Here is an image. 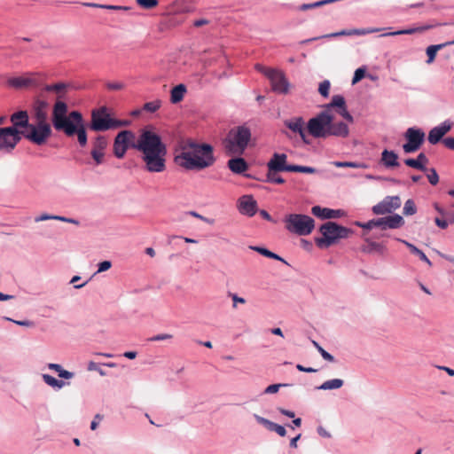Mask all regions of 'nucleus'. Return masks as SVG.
I'll return each instance as SVG.
<instances>
[{"instance_id": "1", "label": "nucleus", "mask_w": 454, "mask_h": 454, "mask_svg": "<svg viewBox=\"0 0 454 454\" xmlns=\"http://www.w3.org/2000/svg\"><path fill=\"white\" fill-rule=\"evenodd\" d=\"M335 113L349 123L354 121L353 116L347 109L344 97L334 95L325 110L308 121V132L316 138L329 136L347 137L349 134L348 126L343 121L335 122Z\"/></svg>"}, {"instance_id": "2", "label": "nucleus", "mask_w": 454, "mask_h": 454, "mask_svg": "<svg viewBox=\"0 0 454 454\" xmlns=\"http://www.w3.org/2000/svg\"><path fill=\"white\" fill-rule=\"evenodd\" d=\"M215 161L213 146L192 139L181 140L176 150L174 162L185 170H202Z\"/></svg>"}, {"instance_id": "3", "label": "nucleus", "mask_w": 454, "mask_h": 454, "mask_svg": "<svg viewBox=\"0 0 454 454\" xmlns=\"http://www.w3.org/2000/svg\"><path fill=\"white\" fill-rule=\"evenodd\" d=\"M131 148L142 153L141 159L146 171L161 173L166 169L167 147L155 132L143 129L136 143L131 144Z\"/></svg>"}, {"instance_id": "4", "label": "nucleus", "mask_w": 454, "mask_h": 454, "mask_svg": "<svg viewBox=\"0 0 454 454\" xmlns=\"http://www.w3.org/2000/svg\"><path fill=\"white\" fill-rule=\"evenodd\" d=\"M68 107L65 102L54 104L51 121L54 129L63 131L67 137L77 135L78 143L82 147L87 145V133L82 115L78 111H72L67 115Z\"/></svg>"}, {"instance_id": "5", "label": "nucleus", "mask_w": 454, "mask_h": 454, "mask_svg": "<svg viewBox=\"0 0 454 454\" xmlns=\"http://www.w3.org/2000/svg\"><path fill=\"white\" fill-rule=\"evenodd\" d=\"M319 231L322 237L315 239V243L319 248H327L353 233L351 229L340 226L334 222H327L322 224Z\"/></svg>"}, {"instance_id": "6", "label": "nucleus", "mask_w": 454, "mask_h": 454, "mask_svg": "<svg viewBox=\"0 0 454 454\" xmlns=\"http://www.w3.org/2000/svg\"><path fill=\"white\" fill-rule=\"evenodd\" d=\"M251 138L250 129L239 126L231 129L223 141V146L228 155H240L246 150Z\"/></svg>"}, {"instance_id": "7", "label": "nucleus", "mask_w": 454, "mask_h": 454, "mask_svg": "<svg viewBox=\"0 0 454 454\" xmlns=\"http://www.w3.org/2000/svg\"><path fill=\"white\" fill-rule=\"evenodd\" d=\"M127 121L112 119L106 106L94 109L91 112V122L90 129L94 131H106L112 129L128 125Z\"/></svg>"}, {"instance_id": "8", "label": "nucleus", "mask_w": 454, "mask_h": 454, "mask_svg": "<svg viewBox=\"0 0 454 454\" xmlns=\"http://www.w3.org/2000/svg\"><path fill=\"white\" fill-rule=\"evenodd\" d=\"M286 229L299 236L309 235L315 228L312 217L301 214H290L285 218Z\"/></svg>"}, {"instance_id": "9", "label": "nucleus", "mask_w": 454, "mask_h": 454, "mask_svg": "<svg viewBox=\"0 0 454 454\" xmlns=\"http://www.w3.org/2000/svg\"><path fill=\"white\" fill-rule=\"evenodd\" d=\"M22 136L36 145H45L52 135V129L48 121H35L30 124L27 131H21Z\"/></svg>"}, {"instance_id": "10", "label": "nucleus", "mask_w": 454, "mask_h": 454, "mask_svg": "<svg viewBox=\"0 0 454 454\" xmlns=\"http://www.w3.org/2000/svg\"><path fill=\"white\" fill-rule=\"evenodd\" d=\"M22 133L15 128H0V152L12 153L21 140Z\"/></svg>"}, {"instance_id": "11", "label": "nucleus", "mask_w": 454, "mask_h": 454, "mask_svg": "<svg viewBox=\"0 0 454 454\" xmlns=\"http://www.w3.org/2000/svg\"><path fill=\"white\" fill-rule=\"evenodd\" d=\"M425 132L418 128L411 127L407 129L404 133L406 143L403 145V150L405 153L417 152L425 141Z\"/></svg>"}, {"instance_id": "12", "label": "nucleus", "mask_w": 454, "mask_h": 454, "mask_svg": "<svg viewBox=\"0 0 454 454\" xmlns=\"http://www.w3.org/2000/svg\"><path fill=\"white\" fill-rule=\"evenodd\" d=\"M136 143V136L130 130H122L117 134L114 142V154L116 158L121 159L124 157L129 147L131 144Z\"/></svg>"}, {"instance_id": "13", "label": "nucleus", "mask_w": 454, "mask_h": 454, "mask_svg": "<svg viewBox=\"0 0 454 454\" xmlns=\"http://www.w3.org/2000/svg\"><path fill=\"white\" fill-rule=\"evenodd\" d=\"M401 200L398 196L386 197L381 202L373 206L372 211L376 215H385L400 207Z\"/></svg>"}, {"instance_id": "14", "label": "nucleus", "mask_w": 454, "mask_h": 454, "mask_svg": "<svg viewBox=\"0 0 454 454\" xmlns=\"http://www.w3.org/2000/svg\"><path fill=\"white\" fill-rule=\"evenodd\" d=\"M270 81L272 90L277 93L286 94L289 90V82L285 74L279 70H274L268 78Z\"/></svg>"}, {"instance_id": "15", "label": "nucleus", "mask_w": 454, "mask_h": 454, "mask_svg": "<svg viewBox=\"0 0 454 454\" xmlns=\"http://www.w3.org/2000/svg\"><path fill=\"white\" fill-rule=\"evenodd\" d=\"M287 155L275 153L267 163V169L270 171L290 172L292 165L286 163Z\"/></svg>"}, {"instance_id": "16", "label": "nucleus", "mask_w": 454, "mask_h": 454, "mask_svg": "<svg viewBox=\"0 0 454 454\" xmlns=\"http://www.w3.org/2000/svg\"><path fill=\"white\" fill-rule=\"evenodd\" d=\"M107 146V139L104 136H98L96 137L92 144V150L90 152L91 157L95 160L97 165L103 163L105 150Z\"/></svg>"}, {"instance_id": "17", "label": "nucleus", "mask_w": 454, "mask_h": 454, "mask_svg": "<svg viewBox=\"0 0 454 454\" xmlns=\"http://www.w3.org/2000/svg\"><path fill=\"white\" fill-rule=\"evenodd\" d=\"M285 126L295 134H299L305 144H309L305 129V121L302 117H294L285 121Z\"/></svg>"}, {"instance_id": "18", "label": "nucleus", "mask_w": 454, "mask_h": 454, "mask_svg": "<svg viewBox=\"0 0 454 454\" xmlns=\"http://www.w3.org/2000/svg\"><path fill=\"white\" fill-rule=\"evenodd\" d=\"M380 29V28H368V29H349V30H341V31H339V32H336V33H332V34H329V35H323L321 37H315V38H310V39H307V40H303L301 43H309L311 41H314V40H317V39H319V38H325V37H337V36H342V35H367V34H372V33H375V32H379Z\"/></svg>"}, {"instance_id": "19", "label": "nucleus", "mask_w": 454, "mask_h": 454, "mask_svg": "<svg viewBox=\"0 0 454 454\" xmlns=\"http://www.w3.org/2000/svg\"><path fill=\"white\" fill-rule=\"evenodd\" d=\"M239 210L241 214L248 216L255 215L257 210V202L251 195H244L239 199Z\"/></svg>"}, {"instance_id": "20", "label": "nucleus", "mask_w": 454, "mask_h": 454, "mask_svg": "<svg viewBox=\"0 0 454 454\" xmlns=\"http://www.w3.org/2000/svg\"><path fill=\"white\" fill-rule=\"evenodd\" d=\"M69 85L66 82H57L53 84H47L43 88V91L53 92L56 94V102H64L62 99L65 98Z\"/></svg>"}, {"instance_id": "21", "label": "nucleus", "mask_w": 454, "mask_h": 454, "mask_svg": "<svg viewBox=\"0 0 454 454\" xmlns=\"http://www.w3.org/2000/svg\"><path fill=\"white\" fill-rule=\"evenodd\" d=\"M48 103L41 98H36L33 104V113L35 121H47Z\"/></svg>"}, {"instance_id": "22", "label": "nucleus", "mask_w": 454, "mask_h": 454, "mask_svg": "<svg viewBox=\"0 0 454 454\" xmlns=\"http://www.w3.org/2000/svg\"><path fill=\"white\" fill-rule=\"evenodd\" d=\"M10 121L12 123V126L10 128H15L16 129H19V128L27 129L30 125L27 111H19L12 114L10 117Z\"/></svg>"}, {"instance_id": "23", "label": "nucleus", "mask_w": 454, "mask_h": 454, "mask_svg": "<svg viewBox=\"0 0 454 454\" xmlns=\"http://www.w3.org/2000/svg\"><path fill=\"white\" fill-rule=\"evenodd\" d=\"M311 213L321 219H333L337 218L340 215V210H333L326 207H321L320 206H314L311 208Z\"/></svg>"}, {"instance_id": "24", "label": "nucleus", "mask_w": 454, "mask_h": 454, "mask_svg": "<svg viewBox=\"0 0 454 454\" xmlns=\"http://www.w3.org/2000/svg\"><path fill=\"white\" fill-rule=\"evenodd\" d=\"M228 168L234 174H243L248 169L247 162L240 157L231 158L228 160Z\"/></svg>"}, {"instance_id": "25", "label": "nucleus", "mask_w": 454, "mask_h": 454, "mask_svg": "<svg viewBox=\"0 0 454 454\" xmlns=\"http://www.w3.org/2000/svg\"><path fill=\"white\" fill-rule=\"evenodd\" d=\"M380 220L382 230H386L387 228L396 229L401 227L404 223L403 217L399 215L382 217L380 218Z\"/></svg>"}, {"instance_id": "26", "label": "nucleus", "mask_w": 454, "mask_h": 454, "mask_svg": "<svg viewBox=\"0 0 454 454\" xmlns=\"http://www.w3.org/2000/svg\"><path fill=\"white\" fill-rule=\"evenodd\" d=\"M427 162L428 159L423 153H420L416 159H406L404 160L405 165L421 171L427 170L426 164Z\"/></svg>"}, {"instance_id": "27", "label": "nucleus", "mask_w": 454, "mask_h": 454, "mask_svg": "<svg viewBox=\"0 0 454 454\" xmlns=\"http://www.w3.org/2000/svg\"><path fill=\"white\" fill-rule=\"evenodd\" d=\"M398 156L394 151L384 150L381 153V161L387 168L398 167Z\"/></svg>"}, {"instance_id": "28", "label": "nucleus", "mask_w": 454, "mask_h": 454, "mask_svg": "<svg viewBox=\"0 0 454 454\" xmlns=\"http://www.w3.org/2000/svg\"><path fill=\"white\" fill-rule=\"evenodd\" d=\"M186 86L184 84H178L175 86L170 91V101L172 104H177L184 99L186 93Z\"/></svg>"}, {"instance_id": "29", "label": "nucleus", "mask_w": 454, "mask_h": 454, "mask_svg": "<svg viewBox=\"0 0 454 454\" xmlns=\"http://www.w3.org/2000/svg\"><path fill=\"white\" fill-rule=\"evenodd\" d=\"M446 46H448V43H445L428 46L426 51L427 55V64L433 63L436 57L437 51Z\"/></svg>"}, {"instance_id": "30", "label": "nucleus", "mask_w": 454, "mask_h": 454, "mask_svg": "<svg viewBox=\"0 0 454 454\" xmlns=\"http://www.w3.org/2000/svg\"><path fill=\"white\" fill-rule=\"evenodd\" d=\"M432 27H434L433 25H427V26H423V27H413V28H410V29H404V30H399V31H395V32H391V33L385 34L384 35H411V34H414V33L424 32L426 30H428V29L432 28Z\"/></svg>"}, {"instance_id": "31", "label": "nucleus", "mask_w": 454, "mask_h": 454, "mask_svg": "<svg viewBox=\"0 0 454 454\" xmlns=\"http://www.w3.org/2000/svg\"><path fill=\"white\" fill-rule=\"evenodd\" d=\"M344 382L340 379H333L325 381L322 385L317 387V389L321 390H332V389H338L340 388L343 386Z\"/></svg>"}, {"instance_id": "32", "label": "nucleus", "mask_w": 454, "mask_h": 454, "mask_svg": "<svg viewBox=\"0 0 454 454\" xmlns=\"http://www.w3.org/2000/svg\"><path fill=\"white\" fill-rule=\"evenodd\" d=\"M32 82V79L24 76L13 77L8 81V83L14 88L27 87Z\"/></svg>"}, {"instance_id": "33", "label": "nucleus", "mask_w": 454, "mask_h": 454, "mask_svg": "<svg viewBox=\"0 0 454 454\" xmlns=\"http://www.w3.org/2000/svg\"><path fill=\"white\" fill-rule=\"evenodd\" d=\"M250 248L252 250H254V251H256L257 253L261 254L262 255H263L265 257L275 259V260H278V261H281L284 263H286V262L282 257H280L277 254H274L273 252H271V251H270V250H268V249H266L264 247H250Z\"/></svg>"}, {"instance_id": "34", "label": "nucleus", "mask_w": 454, "mask_h": 454, "mask_svg": "<svg viewBox=\"0 0 454 454\" xmlns=\"http://www.w3.org/2000/svg\"><path fill=\"white\" fill-rule=\"evenodd\" d=\"M401 241V239H399ZM402 242L403 244H405L407 246V247H409L410 251L418 255L419 257L420 260H422L423 262H427L428 265H431V262L430 260L427 258V256L424 254L423 251H421L420 249H419L417 247H415L414 245H412L411 243H409L405 240H402Z\"/></svg>"}, {"instance_id": "35", "label": "nucleus", "mask_w": 454, "mask_h": 454, "mask_svg": "<svg viewBox=\"0 0 454 454\" xmlns=\"http://www.w3.org/2000/svg\"><path fill=\"white\" fill-rule=\"evenodd\" d=\"M333 165L337 168H368V165L364 162L354 161H335Z\"/></svg>"}, {"instance_id": "36", "label": "nucleus", "mask_w": 454, "mask_h": 454, "mask_svg": "<svg viewBox=\"0 0 454 454\" xmlns=\"http://www.w3.org/2000/svg\"><path fill=\"white\" fill-rule=\"evenodd\" d=\"M444 135L438 129V128H433L428 134L427 139L430 144L435 145L437 144Z\"/></svg>"}, {"instance_id": "37", "label": "nucleus", "mask_w": 454, "mask_h": 454, "mask_svg": "<svg viewBox=\"0 0 454 454\" xmlns=\"http://www.w3.org/2000/svg\"><path fill=\"white\" fill-rule=\"evenodd\" d=\"M43 379L46 384L52 387L61 388L65 386V382L63 380H59L49 374H43Z\"/></svg>"}, {"instance_id": "38", "label": "nucleus", "mask_w": 454, "mask_h": 454, "mask_svg": "<svg viewBox=\"0 0 454 454\" xmlns=\"http://www.w3.org/2000/svg\"><path fill=\"white\" fill-rule=\"evenodd\" d=\"M278 172L277 171H270L267 170L266 178L267 182L282 184L285 183L284 178H282L280 176L278 175Z\"/></svg>"}, {"instance_id": "39", "label": "nucleus", "mask_w": 454, "mask_h": 454, "mask_svg": "<svg viewBox=\"0 0 454 454\" xmlns=\"http://www.w3.org/2000/svg\"><path fill=\"white\" fill-rule=\"evenodd\" d=\"M290 172H301L305 174H315L317 173V169L312 167L307 166H300V165H292L290 168Z\"/></svg>"}, {"instance_id": "40", "label": "nucleus", "mask_w": 454, "mask_h": 454, "mask_svg": "<svg viewBox=\"0 0 454 454\" xmlns=\"http://www.w3.org/2000/svg\"><path fill=\"white\" fill-rule=\"evenodd\" d=\"M136 3L145 10L153 9L159 4L158 0H136Z\"/></svg>"}, {"instance_id": "41", "label": "nucleus", "mask_w": 454, "mask_h": 454, "mask_svg": "<svg viewBox=\"0 0 454 454\" xmlns=\"http://www.w3.org/2000/svg\"><path fill=\"white\" fill-rule=\"evenodd\" d=\"M417 208L412 200H408L403 206V214L405 215H412L416 213Z\"/></svg>"}, {"instance_id": "42", "label": "nucleus", "mask_w": 454, "mask_h": 454, "mask_svg": "<svg viewBox=\"0 0 454 454\" xmlns=\"http://www.w3.org/2000/svg\"><path fill=\"white\" fill-rule=\"evenodd\" d=\"M312 343L325 360H327L329 362L334 361V357L330 353L325 351L317 341L313 340Z\"/></svg>"}, {"instance_id": "43", "label": "nucleus", "mask_w": 454, "mask_h": 454, "mask_svg": "<svg viewBox=\"0 0 454 454\" xmlns=\"http://www.w3.org/2000/svg\"><path fill=\"white\" fill-rule=\"evenodd\" d=\"M160 106H161L160 100H154V101L147 102L144 105V110L150 112V113H154L160 107Z\"/></svg>"}, {"instance_id": "44", "label": "nucleus", "mask_w": 454, "mask_h": 454, "mask_svg": "<svg viewBox=\"0 0 454 454\" xmlns=\"http://www.w3.org/2000/svg\"><path fill=\"white\" fill-rule=\"evenodd\" d=\"M330 86H331L330 82L327 80H325L324 82H320L319 87H318L319 93L325 98L328 97Z\"/></svg>"}, {"instance_id": "45", "label": "nucleus", "mask_w": 454, "mask_h": 454, "mask_svg": "<svg viewBox=\"0 0 454 454\" xmlns=\"http://www.w3.org/2000/svg\"><path fill=\"white\" fill-rule=\"evenodd\" d=\"M365 75V69L364 68H357L356 71H355V74H354V76H353V79H352V84H356L358 82H360Z\"/></svg>"}, {"instance_id": "46", "label": "nucleus", "mask_w": 454, "mask_h": 454, "mask_svg": "<svg viewBox=\"0 0 454 454\" xmlns=\"http://www.w3.org/2000/svg\"><path fill=\"white\" fill-rule=\"evenodd\" d=\"M269 430L276 432L280 436H285L286 434V428L283 426H280L274 422H272Z\"/></svg>"}, {"instance_id": "47", "label": "nucleus", "mask_w": 454, "mask_h": 454, "mask_svg": "<svg viewBox=\"0 0 454 454\" xmlns=\"http://www.w3.org/2000/svg\"><path fill=\"white\" fill-rule=\"evenodd\" d=\"M453 123L450 121H445L442 123H441L438 128V129L443 134H447L452 128Z\"/></svg>"}, {"instance_id": "48", "label": "nucleus", "mask_w": 454, "mask_h": 454, "mask_svg": "<svg viewBox=\"0 0 454 454\" xmlns=\"http://www.w3.org/2000/svg\"><path fill=\"white\" fill-rule=\"evenodd\" d=\"M255 69L257 71H259L260 73L263 74L267 78H269L271 75V74L273 73V71L275 70L273 68L266 67L261 64H256Z\"/></svg>"}, {"instance_id": "49", "label": "nucleus", "mask_w": 454, "mask_h": 454, "mask_svg": "<svg viewBox=\"0 0 454 454\" xmlns=\"http://www.w3.org/2000/svg\"><path fill=\"white\" fill-rule=\"evenodd\" d=\"M287 386L286 384H272V385H270L268 386L265 389H264V394H275L277 393L279 388L281 387H286Z\"/></svg>"}, {"instance_id": "50", "label": "nucleus", "mask_w": 454, "mask_h": 454, "mask_svg": "<svg viewBox=\"0 0 454 454\" xmlns=\"http://www.w3.org/2000/svg\"><path fill=\"white\" fill-rule=\"evenodd\" d=\"M359 225L365 229H372L373 227H380L381 228V220H380V218L375 219V220H371L364 224H359Z\"/></svg>"}, {"instance_id": "51", "label": "nucleus", "mask_w": 454, "mask_h": 454, "mask_svg": "<svg viewBox=\"0 0 454 454\" xmlns=\"http://www.w3.org/2000/svg\"><path fill=\"white\" fill-rule=\"evenodd\" d=\"M427 178H428V181L429 183L432 184V185H435L438 184L439 182V176H438V174L436 173L435 169L432 168L430 170V173L427 175Z\"/></svg>"}, {"instance_id": "52", "label": "nucleus", "mask_w": 454, "mask_h": 454, "mask_svg": "<svg viewBox=\"0 0 454 454\" xmlns=\"http://www.w3.org/2000/svg\"><path fill=\"white\" fill-rule=\"evenodd\" d=\"M125 85L122 82H114L106 83V88L110 90H121L124 89Z\"/></svg>"}, {"instance_id": "53", "label": "nucleus", "mask_w": 454, "mask_h": 454, "mask_svg": "<svg viewBox=\"0 0 454 454\" xmlns=\"http://www.w3.org/2000/svg\"><path fill=\"white\" fill-rule=\"evenodd\" d=\"M100 8L106 9V10H113V11H120V10L128 11L130 9L128 6L112 5V4H102V6H100Z\"/></svg>"}, {"instance_id": "54", "label": "nucleus", "mask_w": 454, "mask_h": 454, "mask_svg": "<svg viewBox=\"0 0 454 454\" xmlns=\"http://www.w3.org/2000/svg\"><path fill=\"white\" fill-rule=\"evenodd\" d=\"M173 338L172 334L169 333H161L155 335L150 339L152 341H160V340H170Z\"/></svg>"}, {"instance_id": "55", "label": "nucleus", "mask_w": 454, "mask_h": 454, "mask_svg": "<svg viewBox=\"0 0 454 454\" xmlns=\"http://www.w3.org/2000/svg\"><path fill=\"white\" fill-rule=\"evenodd\" d=\"M59 218V215H51L48 214H43L35 218V222H42L46 220H58Z\"/></svg>"}, {"instance_id": "56", "label": "nucleus", "mask_w": 454, "mask_h": 454, "mask_svg": "<svg viewBox=\"0 0 454 454\" xmlns=\"http://www.w3.org/2000/svg\"><path fill=\"white\" fill-rule=\"evenodd\" d=\"M381 249V246L376 242H371L366 248L364 250L368 253H372L373 251H380Z\"/></svg>"}, {"instance_id": "57", "label": "nucleus", "mask_w": 454, "mask_h": 454, "mask_svg": "<svg viewBox=\"0 0 454 454\" xmlns=\"http://www.w3.org/2000/svg\"><path fill=\"white\" fill-rule=\"evenodd\" d=\"M112 266L111 262L109 261H104L98 264V272H103L106 270H108Z\"/></svg>"}, {"instance_id": "58", "label": "nucleus", "mask_w": 454, "mask_h": 454, "mask_svg": "<svg viewBox=\"0 0 454 454\" xmlns=\"http://www.w3.org/2000/svg\"><path fill=\"white\" fill-rule=\"evenodd\" d=\"M254 417H255L256 420H257L260 424H262V425L265 426L268 429H270V426H271V424H272V421H270L269 419H264V418H262V417H260V416H258V415H254Z\"/></svg>"}, {"instance_id": "59", "label": "nucleus", "mask_w": 454, "mask_h": 454, "mask_svg": "<svg viewBox=\"0 0 454 454\" xmlns=\"http://www.w3.org/2000/svg\"><path fill=\"white\" fill-rule=\"evenodd\" d=\"M434 223L441 229H446L448 227L449 223H450V220L447 221V220H442V219H440V218L436 217L434 219Z\"/></svg>"}, {"instance_id": "60", "label": "nucleus", "mask_w": 454, "mask_h": 454, "mask_svg": "<svg viewBox=\"0 0 454 454\" xmlns=\"http://www.w3.org/2000/svg\"><path fill=\"white\" fill-rule=\"evenodd\" d=\"M442 143L447 148L454 150V137L443 138Z\"/></svg>"}, {"instance_id": "61", "label": "nucleus", "mask_w": 454, "mask_h": 454, "mask_svg": "<svg viewBox=\"0 0 454 454\" xmlns=\"http://www.w3.org/2000/svg\"><path fill=\"white\" fill-rule=\"evenodd\" d=\"M231 299L233 301V308H236L237 303H246V300L244 298L239 297L237 294H231Z\"/></svg>"}, {"instance_id": "62", "label": "nucleus", "mask_w": 454, "mask_h": 454, "mask_svg": "<svg viewBox=\"0 0 454 454\" xmlns=\"http://www.w3.org/2000/svg\"><path fill=\"white\" fill-rule=\"evenodd\" d=\"M296 369L300 372H317V369H314L312 367H305L301 364H297L296 365Z\"/></svg>"}, {"instance_id": "63", "label": "nucleus", "mask_w": 454, "mask_h": 454, "mask_svg": "<svg viewBox=\"0 0 454 454\" xmlns=\"http://www.w3.org/2000/svg\"><path fill=\"white\" fill-rule=\"evenodd\" d=\"M207 24H209V20L207 19H199L193 21V26L196 27H200Z\"/></svg>"}, {"instance_id": "64", "label": "nucleus", "mask_w": 454, "mask_h": 454, "mask_svg": "<svg viewBox=\"0 0 454 454\" xmlns=\"http://www.w3.org/2000/svg\"><path fill=\"white\" fill-rule=\"evenodd\" d=\"M59 376L60 378L67 379V380H68V379H71V378L74 376V374H73L72 372H68V371H66V370H64V369L62 368V369H61V371H60V372H59Z\"/></svg>"}]
</instances>
